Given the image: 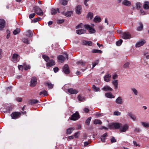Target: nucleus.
I'll list each match as a JSON object with an SVG mask.
<instances>
[{"instance_id":"1","label":"nucleus","mask_w":149,"mask_h":149,"mask_svg":"<svg viewBox=\"0 0 149 149\" xmlns=\"http://www.w3.org/2000/svg\"><path fill=\"white\" fill-rule=\"evenodd\" d=\"M34 12L39 15H42L43 14V12L41 8L38 6H35L33 8Z\"/></svg>"},{"instance_id":"2","label":"nucleus","mask_w":149,"mask_h":149,"mask_svg":"<svg viewBox=\"0 0 149 149\" xmlns=\"http://www.w3.org/2000/svg\"><path fill=\"white\" fill-rule=\"evenodd\" d=\"M80 118L78 112H76L71 116L70 119L71 120H76Z\"/></svg>"},{"instance_id":"3","label":"nucleus","mask_w":149,"mask_h":149,"mask_svg":"<svg viewBox=\"0 0 149 149\" xmlns=\"http://www.w3.org/2000/svg\"><path fill=\"white\" fill-rule=\"evenodd\" d=\"M19 55L17 54L14 53L11 57V60L14 63H17L19 61Z\"/></svg>"},{"instance_id":"4","label":"nucleus","mask_w":149,"mask_h":149,"mask_svg":"<svg viewBox=\"0 0 149 149\" xmlns=\"http://www.w3.org/2000/svg\"><path fill=\"white\" fill-rule=\"evenodd\" d=\"M21 114V113L20 112H15L12 113L10 115L12 119H15L19 117Z\"/></svg>"},{"instance_id":"5","label":"nucleus","mask_w":149,"mask_h":149,"mask_svg":"<svg viewBox=\"0 0 149 149\" xmlns=\"http://www.w3.org/2000/svg\"><path fill=\"white\" fill-rule=\"evenodd\" d=\"M84 26L86 29L88 30L89 32L91 33H94L95 32V29H94L92 28L89 25H85Z\"/></svg>"},{"instance_id":"6","label":"nucleus","mask_w":149,"mask_h":149,"mask_svg":"<svg viewBox=\"0 0 149 149\" xmlns=\"http://www.w3.org/2000/svg\"><path fill=\"white\" fill-rule=\"evenodd\" d=\"M122 38L124 39H130L131 38V35L128 32H124L122 33Z\"/></svg>"},{"instance_id":"7","label":"nucleus","mask_w":149,"mask_h":149,"mask_svg":"<svg viewBox=\"0 0 149 149\" xmlns=\"http://www.w3.org/2000/svg\"><path fill=\"white\" fill-rule=\"evenodd\" d=\"M37 83V79L36 77H33L31 79V87H34L36 86Z\"/></svg>"},{"instance_id":"8","label":"nucleus","mask_w":149,"mask_h":149,"mask_svg":"<svg viewBox=\"0 0 149 149\" xmlns=\"http://www.w3.org/2000/svg\"><path fill=\"white\" fill-rule=\"evenodd\" d=\"M63 72L65 74H68L70 73V70L68 65L67 64H65L63 68Z\"/></svg>"},{"instance_id":"9","label":"nucleus","mask_w":149,"mask_h":149,"mask_svg":"<svg viewBox=\"0 0 149 149\" xmlns=\"http://www.w3.org/2000/svg\"><path fill=\"white\" fill-rule=\"evenodd\" d=\"M5 26V21L3 19H0V30H2Z\"/></svg>"},{"instance_id":"10","label":"nucleus","mask_w":149,"mask_h":149,"mask_svg":"<svg viewBox=\"0 0 149 149\" xmlns=\"http://www.w3.org/2000/svg\"><path fill=\"white\" fill-rule=\"evenodd\" d=\"M68 92L70 94H76L78 93V91L72 88H68L67 89Z\"/></svg>"},{"instance_id":"11","label":"nucleus","mask_w":149,"mask_h":149,"mask_svg":"<svg viewBox=\"0 0 149 149\" xmlns=\"http://www.w3.org/2000/svg\"><path fill=\"white\" fill-rule=\"evenodd\" d=\"M128 128V126L127 125L125 124L123 125L122 124V126L120 128V131L121 132H124L126 131Z\"/></svg>"},{"instance_id":"12","label":"nucleus","mask_w":149,"mask_h":149,"mask_svg":"<svg viewBox=\"0 0 149 149\" xmlns=\"http://www.w3.org/2000/svg\"><path fill=\"white\" fill-rule=\"evenodd\" d=\"M49 62L47 63V67H50L55 65V63L53 60H50Z\"/></svg>"},{"instance_id":"13","label":"nucleus","mask_w":149,"mask_h":149,"mask_svg":"<svg viewBox=\"0 0 149 149\" xmlns=\"http://www.w3.org/2000/svg\"><path fill=\"white\" fill-rule=\"evenodd\" d=\"M112 125L116 129H118L120 128V127L122 126V124L116 123H113L112 124Z\"/></svg>"},{"instance_id":"14","label":"nucleus","mask_w":149,"mask_h":149,"mask_svg":"<svg viewBox=\"0 0 149 149\" xmlns=\"http://www.w3.org/2000/svg\"><path fill=\"white\" fill-rule=\"evenodd\" d=\"M102 90L105 91H112L113 89L108 86H105L102 88Z\"/></svg>"},{"instance_id":"15","label":"nucleus","mask_w":149,"mask_h":149,"mask_svg":"<svg viewBox=\"0 0 149 149\" xmlns=\"http://www.w3.org/2000/svg\"><path fill=\"white\" fill-rule=\"evenodd\" d=\"M143 8L145 10H148L149 9V2L146 1L144 2L143 6Z\"/></svg>"},{"instance_id":"16","label":"nucleus","mask_w":149,"mask_h":149,"mask_svg":"<svg viewBox=\"0 0 149 149\" xmlns=\"http://www.w3.org/2000/svg\"><path fill=\"white\" fill-rule=\"evenodd\" d=\"M146 42L145 40H143L141 42H139L137 43L136 45V47H140L143 45Z\"/></svg>"},{"instance_id":"17","label":"nucleus","mask_w":149,"mask_h":149,"mask_svg":"<svg viewBox=\"0 0 149 149\" xmlns=\"http://www.w3.org/2000/svg\"><path fill=\"white\" fill-rule=\"evenodd\" d=\"M122 4L124 5L127 6H130L131 4V2L127 0H124L122 2Z\"/></svg>"},{"instance_id":"18","label":"nucleus","mask_w":149,"mask_h":149,"mask_svg":"<svg viewBox=\"0 0 149 149\" xmlns=\"http://www.w3.org/2000/svg\"><path fill=\"white\" fill-rule=\"evenodd\" d=\"M81 6L80 5H78L76 9V13L78 14H80L81 13Z\"/></svg>"},{"instance_id":"19","label":"nucleus","mask_w":149,"mask_h":149,"mask_svg":"<svg viewBox=\"0 0 149 149\" xmlns=\"http://www.w3.org/2000/svg\"><path fill=\"white\" fill-rule=\"evenodd\" d=\"M116 102L118 104H121L123 103V99L120 97H118L116 100Z\"/></svg>"},{"instance_id":"20","label":"nucleus","mask_w":149,"mask_h":149,"mask_svg":"<svg viewBox=\"0 0 149 149\" xmlns=\"http://www.w3.org/2000/svg\"><path fill=\"white\" fill-rule=\"evenodd\" d=\"M51 14L52 15H55L58 12V13H59V9L58 8H57L56 10V9L52 8L51 9Z\"/></svg>"},{"instance_id":"21","label":"nucleus","mask_w":149,"mask_h":149,"mask_svg":"<svg viewBox=\"0 0 149 149\" xmlns=\"http://www.w3.org/2000/svg\"><path fill=\"white\" fill-rule=\"evenodd\" d=\"M107 132L105 133L103 135L101 136L100 139L102 142H105L106 139V137L107 136Z\"/></svg>"},{"instance_id":"22","label":"nucleus","mask_w":149,"mask_h":149,"mask_svg":"<svg viewBox=\"0 0 149 149\" xmlns=\"http://www.w3.org/2000/svg\"><path fill=\"white\" fill-rule=\"evenodd\" d=\"M72 11H69L66 12L65 13L64 12L61 13L62 14L66 16L67 17H70L71 16V15L72 14Z\"/></svg>"},{"instance_id":"23","label":"nucleus","mask_w":149,"mask_h":149,"mask_svg":"<svg viewBox=\"0 0 149 149\" xmlns=\"http://www.w3.org/2000/svg\"><path fill=\"white\" fill-rule=\"evenodd\" d=\"M105 95L107 97L109 98H113L115 97L114 96L112 95V93L111 92L107 93L105 94Z\"/></svg>"},{"instance_id":"24","label":"nucleus","mask_w":149,"mask_h":149,"mask_svg":"<svg viewBox=\"0 0 149 149\" xmlns=\"http://www.w3.org/2000/svg\"><path fill=\"white\" fill-rule=\"evenodd\" d=\"M86 31L85 30L80 29L76 30V33L78 34H81L86 33Z\"/></svg>"},{"instance_id":"25","label":"nucleus","mask_w":149,"mask_h":149,"mask_svg":"<svg viewBox=\"0 0 149 149\" xmlns=\"http://www.w3.org/2000/svg\"><path fill=\"white\" fill-rule=\"evenodd\" d=\"M111 77L110 74H108L105 75L104 77V80L105 81L108 82L109 81Z\"/></svg>"},{"instance_id":"26","label":"nucleus","mask_w":149,"mask_h":149,"mask_svg":"<svg viewBox=\"0 0 149 149\" xmlns=\"http://www.w3.org/2000/svg\"><path fill=\"white\" fill-rule=\"evenodd\" d=\"M83 44L84 45H88V46H91L92 45V42L91 41H84L83 42Z\"/></svg>"},{"instance_id":"27","label":"nucleus","mask_w":149,"mask_h":149,"mask_svg":"<svg viewBox=\"0 0 149 149\" xmlns=\"http://www.w3.org/2000/svg\"><path fill=\"white\" fill-rule=\"evenodd\" d=\"M74 129V127H70L68 129L66 130L67 134H70Z\"/></svg>"},{"instance_id":"28","label":"nucleus","mask_w":149,"mask_h":149,"mask_svg":"<svg viewBox=\"0 0 149 149\" xmlns=\"http://www.w3.org/2000/svg\"><path fill=\"white\" fill-rule=\"evenodd\" d=\"M128 116L134 121L136 120V118L134 115L132 114L131 112H129Z\"/></svg>"},{"instance_id":"29","label":"nucleus","mask_w":149,"mask_h":149,"mask_svg":"<svg viewBox=\"0 0 149 149\" xmlns=\"http://www.w3.org/2000/svg\"><path fill=\"white\" fill-rule=\"evenodd\" d=\"M58 59L61 62H63L65 59V58L62 55H59L57 57Z\"/></svg>"},{"instance_id":"30","label":"nucleus","mask_w":149,"mask_h":149,"mask_svg":"<svg viewBox=\"0 0 149 149\" xmlns=\"http://www.w3.org/2000/svg\"><path fill=\"white\" fill-rule=\"evenodd\" d=\"M139 26L137 28V30L139 31H141L143 29V26L141 22L139 23Z\"/></svg>"},{"instance_id":"31","label":"nucleus","mask_w":149,"mask_h":149,"mask_svg":"<svg viewBox=\"0 0 149 149\" xmlns=\"http://www.w3.org/2000/svg\"><path fill=\"white\" fill-rule=\"evenodd\" d=\"M94 21L97 23L100 22L101 21V18L99 16H96L94 19Z\"/></svg>"},{"instance_id":"32","label":"nucleus","mask_w":149,"mask_h":149,"mask_svg":"<svg viewBox=\"0 0 149 149\" xmlns=\"http://www.w3.org/2000/svg\"><path fill=\"white\" fill-rule=\"evenodd\" d=\"M45 84L48 86L49 88L50 89L52 88H53L54 85L52 84L51 83H49L47 82H45Z\"/></svg>"},{"instance_id":"33","label":"nucleus","mask_w":149,"mask_h":149,"mask_svg":"<svg viewBox=\"0 0 149 149\" xmlns=\"http://www.w3.org/2000/svg\"><path fill=\"white\" fill-rule=\"evenodd\" d=\"M112 84L114 86L115 88V89H117L118 85V80H114L113 81Z\"/></svg>"},{"instance_id":"34","label":"nucleus","mask_w":149,"mask_h":149,"mask_svg":"<svg viewBox=\"0 0 149 149\" xmlns=\"http://www.w3.org/2000/svg\"><path fill=\"white\" fill-rule=\"evenodd\" d=\"M59 3L62 5L65 6L67 5L68 1L66 0H60Z\"/></svg>"},{"instance_id":"35","label":"nucleus","mask_w":149,"mask_h":149,"mask_svg":"<svg viewBox=\"0 0 149 149\" xmlns=\"http://www.w3.org/2000/svg\"><path fill=\"white\" fill-rule=\"evenodd\" d=\"M42 58L47 62H48L49 60V58L48 56L45 55L43 54L42 56Z\"/></svg>"},{"instance_id":"36","label":"nucleus","mask_w":149,"mask_h":149,"mask_svg":"<svg viewBox=\"0 0 149 149\" xmlns=\"http://www.w3.org/2000/svg\"><path fill=\"white\" fill-rule=\"evenodd\" d=\"M26 35L28 37H31L32 36L33 34L31 31L29 30L27 32Z\"/></svg>"},{"instance_id":"37","label":"nucleus","mask_w":149,"mask_h":149,"mask_svg":"<svg viewBox=\"0 0 149 149\" xmlns=\"http://www.w3.org/2000/svg\"><path fill=\"white\" fill-rule=\"evenodd\" d=\"M24 68L25 70H27L29 69H30L31 66L29 65H27L25 63H24Z\"/></svg>"},{"instance_id":"38","label":"nucleus","mask_w":149,"mask_h":149,"mask_svg":"<svg viewBox=\"0 0 149 149\" xmlns=\"http://www.w3.org/2000/svg\"><path fill=\"white\" fill-rule=\"evenodd\" d=\"M136 8L138 10H140L141 8L142 4L140 2H137L136 3Z\"/></svg>"},{"instance_id":"39","label":"nucleus","mask_w":149,"mask_h":149,"mask_svg":"<svg viewBox=\"0 0 149 149\" xmlns=\"http://www.w3.org/2000/svg\"><path fill=\"white\" fill-rule=\"evenodd\" d=\"M92 88L95 91H99L100 90V88L96 87L95 85H93L92 86Z\"/></svg>"},{"instance_id":"40","label":"nucleus","mask_w":149,"mask_h":149,"mask_svg":"<svg viewBox=\"0 0 149 149\" xmlns=\"http://www.w3.org/2000/svg\"><path fill=\"white\" fill-rule=\"evenodd\" d=\"M142 125L145 127H149V123L148 122H143L141 123Z\"/></svg>"},{"instance_id":"41","label":"nucleus","mask_w":149,"mask_h":149,"mask_svg":"<svg viewBox=\"0 0 149 149\" xmlns=\"http://www.w3.org/2000/svg\"><path fill=\"white\" fill-rule=\"evenodd\" d=\"M20 31V29L19 28H17L14 30L13 32V33L14 35H16L19 33Z\"/></svg>"},{"instance_id":"42","label":"nucleus","mask_w":149,"mask_h":149,"mask_svg":"<svg viewBox=\"0 0 149 149\" xmlns=\"http://www.w3.org/2000/svg\"><path fill=\"white\" fill-rule=\"evenodd\" d=\"M93 123L94 124H102V122H101V121L100 120H97V119H96V120H95L94 122H93Z\"/></svg>"},{"instance_id":"43","label":"nucleus","mask_w":149,"mask_h":149,"mask_svg":"<svg viewBox=\"0 0 149 149\" xmlns=\"http://www.w3.org/2000/svg\"><path fill=\"white\" fill-rule=\"evenodd\" d=\"M78 100L79 101H82L85 100V99L84 97L83 96H81L80 95H79L77 97Z\"/></svg>"},{"instance_id":"44","label":"nucleus","mask_w":149,"mask_h":149,"mask_svg":"<svg viewBox=\"0 0 149 149\" xmlns=\"http://www.w3.org/2000/svg\"><path fill=\"white\" fill-rule=\"evenodd\" d=\"M92 52L93 53H102V51L101 50H99L98 49H93Z\"/></svg>"},{"instance_id":"45","label":"nucleus","mask_w":149,"mask_h":149,"mask_svg":"<svg viewBox=\"0 0 149 149\" xmlns=\"http://www.w3.org/2000/svg\"><path fill=\"white\" fill-rule=\"evenodd\" d=\"M93 17V13L91 12H89L88 13L87 17L88 18H90V19H91Z\"/></svg>"},{"instance_id":"46","label":"nucleus","mask_w":149,"mask_h":149,"mask_svg":"<svg viewBox=\"0 0 149 149\" xmlns=\"http://www.w3.org/2000/svg\"><path fill=\"white\" fill-rule=\"evenodd\" d=\"M38 101L37 100H32L30 101V103L31 104H33L38 103Z\"/></svg>"},{"instance_id":"47","label":"nucleus","mask_w":149,"mask_h":149,"mask_svg":"<svg viewBox=\"0 0 149 149\" xmlns=\"http://www.w3.org/2000/svg\"><path fill=\"white\" fill-rule=\"evenodd\" d=\"M91 117H89L86 120L85 122V123L86 125H89L91 120Z\"/></svg>"},{"instance_id":"48","label":"nucleus","mask_w":149,"mask_h":149,"mask_svg":"<svg viewBox=\"0 0 149 149\" xmlns=\"http://www.w3.org/2000/svg\"><path fill=\"white\" fill-rule=\"evenodd\" d=\"M131 89L132 91L133 92L135 95H137L138 94V92L135 88H132Z\"/></svg>"},{"instance_id":"49","label":"nucleus","mask_w":149,"mask_h":149,"mask_svg":"<svg viewBox=\"0 0 149 149\" xmlns=\"http://www.w3.org/2000/svg\"><path fill=\"white\" fill-rule=\"evenodd\" d=\"M123 40L121 39H120L119 40L117 41L116 42V45L118 46H120L123 42Z\"/></svg>"},{"instance_id":"50","label":"nucleus","mask_w":149,"mask_h":149,"mask_svg":"<svg viewBox=\"0 0 149 149\" xmlns=\"http://www.w3.org/2000/svg\"><path fill=\"white\" fill-rule=\"evenodd\" d=\"M40 95H41L43 94L44 95H46L47 94V92L45 90H44L42 91H41L40 93Z\"/></svg>"},{"instance_id":"51","label":"nucleus","mask_w":149,"mask_h":149,"mask_svg":"<svg viewBox=\"0 0 149 149\" xmlns=\"http://www.w3.org/2000/svg\"><path fill=\"white\" fill-rule=\"evenodd\" d=\"M86 62H83L82 61L80 60L77 62V64L79 65H81L82 66H84Z\"/></svg>"},{"instance_id":"52","label":"nucleus","mask_w":149,"mask_h":149,"mask_svg":"<svg viewBox=\"0 0 149 149\" xmlns=\"http://www.w3.org/2000/svg\"><path fill=\"white\" fill-rule=\"evenodd\" d=\"M113 114L116 116H120L121 115V113L118 111H116L114 112Z\"/></svg>"},{"instance_id":"53","label":"nucleus","mask_w":149,"mask_h":149,"mask_svg":"<svg viewBox=\"0 0 149 149\" xmlns=\"http://www.w3.org/2000/svg\"><path fill=\"white\" fill-rule=\"evenodd\" d=\"M22 41L24 43L29 44V41L27 38H23L22 39Z\"/></svg>"},{"instance_id":"54","label":"nucleus","mask_w":149,"mask_h":149,"mask_svg":"<svg viewBox=\"0 0 149 149\" xmlns=\"http://www.w3.org/2000/svg\"><path fill=\"white\" fill-rule=\"evenodd\" d=\"M98 62H99V61L98 60H96V61L94 62L93 63V67L92 68V69L95 66V65H96L98 64Z\"/></svg>"},{"instance_id":"55","label":"nucleus","mask_w":149,"mask_h":149,"mask_svg":"<svg viewBox=\"0 0 149 149\" xmlns=\"http://www.w3.org/2000/svg\"><path fill=\"white\" fill-rule=\"evenodd\" d=\"M141 129L139 128H135V129L134 130V132H139L140 131H141Z\"/></svg>"},{"instance_id":"56","label":"nucleus","mask_w":149,"mask_h":149,"mask_svg":"<svg viewBox=\"0 0 149 149\" xmlns=\"http://www.w3.org/2000/svg\"><path fill=\"white\" fill-rule=\"evenodd\" d=\"M140 10L141 12V15H143L146 14V13L143 10L142 8H141Z\"/></svg>"},{"instance_id":"57","label":"nucleus","mask_w":149,"mask_h":149,"mask_svg":"<svg viewBox=\"0 0 149 149\" xmlns=\"http://www.w3.org/2000/svg\"><path fill=\"white\" fill-rule=\"evenodd\" d=\"M80 134L79 132H78L74 133V136L75 138H78V135Z\"/></svg>"},{"instance_id":"58","label":"nucleus","mask_w":149,"mask_h":149,"mask_svg":"<svg viewBox=\"0 0 149 149\" xmlns=\"http://www.w3.org/2000/svg\"><path fill=\"white\" fill-rule=\"evenodd\" d=\"M83 26V24L82 23H80L76 27V29H78L79 28H82V26Z\"/></svg>"},{"instance_id":"59","label":"nucleus","mask_w":149,"mask_h":149,"mask_svg":"<svg viewBox=\"0 0 149 149\" xmlns=\"http://www.w3.org/2000/svg\"><path fill=\"white\" fill-rule=\"evenodd\" d=\"M18 68L19 70H23V68H24V64H23V65H19L18 66Z\"/></svg>"},{"instance_id":"60","label":"nucleus","mask_w":149,"mask_h":149,"mask_svg":"<svg viewBox=\"0 0 149 149\" xmlns=\"http://www.w3.org/2000/svg\"><path fill=\"white\" fill-rule=\"evenodd\" d=\"M111 143H113L116 142V141L114 137H112L111 139Z\"/></svg>"},{"instance_id":"61","label":"nucleus","mask_w":149,"mask_h":149,"mask_svg":"<svg viewBox=\"0 0 149 149\" xmlns=\"http://www.w3.org/2000/svg\"><path fill=\"white\" fill-rule=\"evenodd\" d=\"M7 35L6 36V38L7 39H8L9 38L10 36L9 31L8 30H7Z\"/></svg>"},{"instance_id":"62","label":"nucleus","mask_w":149,"mask_h":149,"mask_svg":"<svg viewBox=\"0 0 149 149\" xmlns=\"http://www.w3.org/2000/svg\"><path fill=\"white\" fill-rule=\"evenodd\" d=\"M130 63L128 62H127L125 63L124 65V68H127L129 67Z\"/></svg>"},{"instance_id":"63","label":"nucleus","mask_w":149,"mask_h":149,"mask_svg":"<svg viewBox=\"0 0 149 149\" xmlns=\"http://www.w3.org/2000/svg\"><path fill=\"white\" fill-rule=\"evenodd\" d=\"M64 22V19L58 20L57 21V22L59 24H62Z\"/></svg>"},{"instance_id":"64","label":"nucleus","mask_w":149,"mask_h":149,"mask_svg":"<svg viewBox=\"0 0 149 149\" xmlns=\"http://www.w3.org/2000/svg\"><path fill=\"white\" fill-rule=\"evenodd\" d=\"M35 15V13H33L31 14L29 16V18L30 19L33 18L34 16Z\"/></svg>"}]
</instances>
